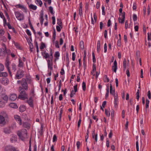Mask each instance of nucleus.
I'll list each match as a JSON object with an SVG mask.
<instances>
[{
    "mask_svg": "<svg viewBox=\"0 0 151 151\" xmlns=\"http://www.w3.org/2000/svg\"><path fill=\"white\" fill-rule=\"evenodd\" d=\"M23 127L24 128H29L30 126V124L27 122H24L22 124Z\"/></svg>",
    "mask_w": 151,
    "mask_h": 151,
    "instance_id": "23",
    "label": "nucleus"
},
{
    "mask_svg": "<svg viewBox=\"0 0 151 151\" xmlns=\"http://www.w3.org/2000/svg\"><path fill=\"white\" fill-rule=\"evenodd\" d=\"M17 134L20 139L22 140H23L27 137V130L26 129H24L22 132L19 131H18Z\"/></svg>",
    "mask_w": 151,
    "mask_h": 151,
    "instance_id": "2",
    "label": "nucleus"
},
{
    "mask_svg": "<svg viewBox=\"0 0 151 151\" xmlns=\"http://www.w3.org/2000/svg\"><path fill=\"white\" fill-rule=\"evenodd\" d=\"M82 87L83 90L85 91L86 90V84L85 82H83L82 84Z\"/></svg>",
    "mask_w": 151,
    "mask_h": 151,
    "instance_id": "46",
    "label": "nucleus"
},
{
    "mask_svg": "<svg viewBox=\"0 0 151 151\" xmlns=\"http://www.w3.org/2000/svg\"><path fill=\"white\" fill-rule=\"evenodd\" d=\"M63 111V109L62 108L60 109V114L59 116V120L60 121H61V118L62 117V114Z\"/></svg>",
    "mask_w": 151,
    "mask_h": 151,
    "instance_id": "34",
    "label": "nucleus"
},
{
    "mask_svg": "<svg viewBox=\"0 0 151 151\" xmlns=\"http://www.w3.org/2000/svg\"><path fill=\"white\" fill-rule=\"evenodd\" d=\"M50 55L49 59L50 60H52L53 59V55H52V50H50Z\"/></svg>",
    "mask_w": 151,
    "mask_h": 151,
    "instance_id": "45",
    "label": "nucleus"
},
{
    "mask_svg": "<svg viewBox=\"0 0 151 151\" xmlns=\"http://www.w3.org/2000/svg\"><path fill=\"white\" fill-rule=\"evenodd\" d=\"M35 90L34 87L33 86V87L32 88L30 93V95L31 96L30 97H32V98L34 97L35 96Z\"/></svg>",
    "mask_w": 151,
    "mask_h": 151,
    "instance_id": "25",
    "label": "nucleus"
},
{
    "mask_svg": "<svg viewBox=\"0 0 151 151\" xmlns=\"http://www.w3.org/2000/svg\"><path fill=\"white\" fill-rule=\"evenodd\" d=\"M104 82H109V79L108 78L107 75H104Z\"/></svg>",
    "mask_w": 151,
    "mask_h": 151,
    "instance_id": "41",
    "label": "nucleus"
},
{
    "mask_svg": "<svg viewBox=\"0 0 151 151\" xmlns=\"http://www.w3.org/2000/svg\"><path fill=\"white\" fill-rule=\"evenodd\" d=\"M14 147L10 145L6 146L5 148V151H13Z\"/></svg>",
    "mask_w": 151,
    "mask_h": 151,
    "instance_id": "20",
    "label": "nucleus"
},
{
    "mask_svg": "<svg viewBox=\"0 0 151 151\" xmlns=\"http://www.w3.org/2000/svg\"><path fill=\"white\" fill-rule=\"evenodd\" d=\"M102 10V15H104L105 14V12L104 11L105 7L104 5H102L101 7Z\"/></svg>",
    "mask_w": 151,
    "mask_h": 151,
    "instance_id": "55",
    "label": "nucleus"
},
{
    "mask_svg": "<svg viewBox=\"0 0 151 151\" xmlns=\"http://www.w3.org/2000/svg\"><path fill=\"white\" fill-rule=\"evenodd\" d=\"M5 123L4 118L0 115V124H4Z\"/></svg>",
    "mask_w": 151,
    "mask_h": 151,
    "instance_id": "29",
    "label": "nucleus"
},
{
    "mask_svg": "<svg viewBox=\"0 0 151 151\" xmlns=\"http://www.w3.org/2000/svg\"><path fill=\"white\" fill-rule=\"evenodd\" d=\"M45 47V44L43 42H42L41 43V45L40 47V49L41 50H42Z\"/></svg>",
    "mask_w": 151,
    "mask_h": 151,
    "instance_id": "49",
    "label": "nucleus"
},
{
    "mask_svg": "<svg viewBox=\"0 0 151 151\" xmlns=\"http://www.w3.org/2000/svg\"><path fill=\"white\" fill-rule=\"evenodd\" d=\"M14 118L16 121L19 123V125H21L22 124V120L19 116L16 115L14 116Z\"/></svg>",
    "mask_w": 151,
    "mask_h": 151,
    "instance_id": "10",
    "label": "nucleus"
},
{
    "mask_svg": "<svg viewBox=\"0 0 151 151\" xmlns=\"http://www.w3.org/2000/svg\"><path fill=\"white\" fill-rule=\"evenodd\" d=\"M4 33V30L2 29H0V36H2L3 35Z\"/></svg>",
    "mask_w": 151,
    "mask_h": 151,
    "instance_id": "62",
    "label": "nucleus"
},
{
    "mask_svg": "<svg viewBox=\"0 0 151 151\" xmlns=\"http://www.w3.org/2000/svg\"><path fill=\"white\" fill-rule=\"evenodd\" d=\"M12 70L14 72L15 71L16 69V66L15 64L12 63L11 65Z\"/></svg>",
    "mask_w": 151,
    "mask_h": 151,
    "instance_id": "37",
    "label": "nucleus"
},
{
    "mask_svg": "<svg viewBox=\"0 0 151 151\" xmlns=\"http://www.w3.org/2000/svg\"><path fill=\"white\" fill-rule=\"evenodd\" d=\"M4 132L6 134H9L11 132V131L9 128L4 129Z\"/></svg>",
    "mask_w": 151,
    "mask_h": 151,
    "instance_id": "32",
    "label": "nucleus"
},
{
    "mask_svg": "<svg viewBox=\"0 0 151 151\" xmlns=\"http://www.w3.org/2000/svg\"><path fill=\"white\" fill-rule=\"evenodd\" d=\"M35 2L37 3V4H38L40 6L42 4V3L41 0H36Z\"/></svg>",
    "mask_w": 151,
    "mask_h": 151,
    "instance_id": "44",
    "label": "nucleus"
},
{
    "mask_svg": "<svg viewBox=\"0 0 151 151\" xmlns=\"http://www.w3.org/2000/svg\"><path fill=\"white\" fill-rule=\"evenodd\" d=\"M92 60H93V61L94 63H95L96 62V60L95 57V54L93 52L92 53Z\"/></svg>",
    "mask_w": 151,
    "mask_h": 151,
    "instance_id": "48",
    "label": "nucleus"
},
{
    "mask_svg": "<svg viewBox=\"0 0 151 151\" xmlns=\"http://www.w3.org/2000/svg\"><path fill=\"white\" fill-rule=\"evenodd\" d=\"M57 24L60 26L62 28V27H61L62 25V23L61 22V19H59V18L57 19Z\"/></svg>",
    "mask_w": 151,
    "mask_h": 151,
    "instance_id": "39",
    "label": "nucleus"
},
{
    "mask_svg": "<svg viewBox=\"0 0 151 151\" xmlns=\"http://www.w3.org/2000/svg\"><path fill=\"white\" fill-rule=\"evenodd\" d=\"M5 53L6 54H7V55H9L10 54V53H11V51L9 49H7L6 48V49H5Z\"/></svg>",
    "mask_w": 151,
    "mask_h": 151,
    "instance_id": "57",
    "label": "nucleus"
},
{
    "mask_svg": "<svg viewBox=\"0 0 151 151\" xmlns=\"http://www.w3.org/2000/svg\"><path fill=\"white\" fill-rule=\"evenodd\" d=\"M5 102L1 99H0V108H2L4 107L5 106Z\"/></svg>",
    "mask_w": 151,
    "mask_h": 151,
    "instance_id": "28",
    "label": "nucleus"
},
{
    "mask_svg": "<svg viewBox=\"0 0 151 151\" xmlns=\"http://www.w3.org/2000/svg\"><path fill=\"white\" fill-rule=\"evenodd\" d=\"M29 7L30 9H32L33 10H36L37 8V6L33 5L32 4H31L29 5Z\"/></svg>",
    "mask_w": 151,
    "mask_h": 151,
    "instance_id": "30",
    "label": "nucleus"
},
{
    "mask_svg": "<svg viewBox=\"0 0 151 151\" xmlns=\"http://www.w3.org/2000/svg\"><path fill=\"white\" fill-rule=\"evenodd\" d=\"M27 94L26 93L25 91L23 90L20 92L18 98L22 100H24L27 99Z\"/></svg>",
    "mask_w": 151,
    "mask_h": 151,
    "instance_id": "5",
    "label": "nucleus"
},
{
    "mask_svg": "<svg viewBox=\"0 0 151 151\" xmlns=\"http://www.w3.org/2000/svg\"><path fill=\"white\" fill-rule=\"evenodd\" d=\"M47 67L48 68V71H49V70H50L52 71L53 70V63L52 60H50V59L47 60Z\"/></svg>",
    "mask_w": 151,
    "mask_h": 151,
    "instance_id": "7",
    "label": "nucleus"
},
{
    "mask_svg": "<svg viewBox=\"0 0 151 151\" xmlns=\"http://www.w3.org/2000/svg\"><path fill=\"white\" fill-rule=\"evenodd\" d=\"M75 93L76 92H74V91H73V90H72L70 93V97L72 98L73 96L75 94Z\"/></svg>",
    "mask_w": 151,
    "mask_h": 151,
    "instance_id": "59",
    "label": "nucleus"
},
{
    "mask_svg": "<svg viewBox=\"0 0 151 151\" xmlns=\"http://www.w3.org/2000/svg\"><path fill=\"white\" fill-rule=\"evenodd\" d=\"M19 63L18 65V66L19 67L22 68L24 66V63L23 62L22 60L20 58L19 59Z\"/></svg>",
    "mask_w": 151,
    "mask_h": 151,
    "instance_id": "27",
    "label": "nucleus"
},
{
    "mask_svg": "<svg viewBox=\"0 0 151 151\" xmlns=\"http://www.w3.org/2000/svg\"><path fill=\"white\" fill-rule=\"evenodd\" d=\"M25 72L22 69H19L17 70L15 77V79H19L22 78L24 75Z\"/></svg>",
    "mask_w": 151,
    "mask_h": 151,
    "instance_id": "1",
    "label": "nucleus"
},
{
    "mask_svg": "<svg viewBox=\"0 0 151 151\" xmlns=\"http://www.w3.org/2000/svg\"><path fill=\"white\" fill-rule=\"evenodd\" d=\"M56 59H58L59 57L60 56V53L59 52L57 51L55 52L54 55Z\"/></svg>",
    "mask_w": 151,
    "mask_h": 151,
    "instance_id": "38",
    "label": "nucleus"
},
{
    "mask_svg": "<svg viewBox=\"0 0 151 151\" xmlns=\"http://www.w3.org/2000/svg\"><path fill=\"white\" fill-rule=\"evenodd\" d=\"M97 50L98 52H99L100 50V41L98 40L97 43Z\"/></svg>",
    "mask_w": 151,
    "mask_h": 151,
    "instance_id": "31",
    "label": "nucleus"
},
{
    "mask_svg": "<svg viewBox=\"0 0 151 151\" xmlns=\"http://www.w3.org/2000/svg\"><path fill=\"white\" fill-rule=\"evenodd\" d=\"M117 69V63L116 60L114 62V64L112 66V70L114 72L116 73Z\"/></svg>",
    "mask_w": 151,
    "mask_h": 151,
    "instance_id": "17",
    "label": "nucleus"
},
{
    "mask_svg": "<svg viewBox=\"0 0 151 151\" xmlns=\"http://www.w3.org/2000/svg\"><path fill=\"white\" fill-rule=\"evenodd\" d=\"M1 83L4 85H7L9 83V79L7 78H3L2 79Z\"/></svg>",
    "mask_w": 151,
    "mask_h": 151,
    "instance_id": "14",
    "label": "nucleus"
},
{
    "mask_svg": "<svg viewBox=\"0 0 151 151\" xmlns=\"http://www.w3.org/2000/svg\"><path fill=\"white\" fill-rule=\"evenodd\" d=\"M136 55L137 57V60H138L140 58V52L139 51H137L136 52Z\"/></svg>",
    "mask_w": 151,
    "mask_h": 151,
    "instance_id": "36",
    "label": "nucleus"
},
{
    "mask_svg": "<svg viewBox=\"0 0 151 151\" xmlns=\"http://www.w3.org/2000/svg\"><path fill=\"white\" fill-rule=\"evenodd\" d=\"M42 55L43 56V58L45 59H47V58H49L50 55L46 51L41 52Z\"/></svg>",
    "mask_w": 151,
    "mask_h": 151,
    "instance_id": "18",
    "label": "nucleus"
},
{
    "mask_svg": "<svg viewBox=\"0 0 151 151\" xmlns=\"http://www.w3.org/2000/svg\"><path fill=\"white\" fill-rule=\"evenodd\" d=\"M150 12V7L149 5H148L147 6V13L148 15H149Z\"/></svg>",
    "mask_w": 151,
    "mask_h": 151,
    "instance_id": "60",
    "label": "nucleus"
},
{
    "mask_svg": "<svg viewBox=\"0 0 151 151\" xmlns=\"http://www.w3.org/2000/svg\"><path fill=\"white\" fill-rule=\"evenodd\" d=\"M150 101L148 99H147L146 100V113L145 114V116H147V109L149 107V104Z\"/></svg>",
    "mask_w": 151,
    "mask_h": 151,
    "instance_id": "24",
    "label": "nucleus"
},
{
    "mask_svg": "<svg viewBox=\"0 0 151 151\" xmlns=\"http://www.w3.org/2000/svg\"><path fill=\"white\" fill-rule=\"evenodd\" d=\"M79 46L81 49L82 50L84 49V42L83 41H81L80 42Z\"/></svg>",
    "mask_w": 151,
    "mask_h": 151,
    "instance_id": "42",
    "label": "nucleus"
},
{
    "mask_svg": "<svg viewBox=\"0 0 151 151\" xmlns=\"http://www.w3.org/2000/svg\"><path fill=\"white\" fill-rule=\"evenodd\" d=\"M119 12L120 13L119 16H121V18H122V20L121 22L122 23H123L124 22L125 18V13L124 12H122V8H121L119 9Z\"/></svg>",
    "mask_w": 151,
    "mask_h": 151,
    "instance_id": "9",
    "label": "nucleus"
},
{
    "mask_svg": "<svg viewBox=\"0 0 151 151\" xmlns=\"http://www.w3.org/2000/svg\"><path fill=\"white\" fill-rule=\"evenodd\" d=\"M49 10L50 12L53 15L54 14V13L53 12V9L52 6H50L49 7Z\"/></svg>",
    "mask_w": 151,
    "mask_h": 151,
    "instance_id": "50",
    "label": "nucleus"
},
{
    "mask_svg": "<svg viewBox=\"0 0 151 151\" xmlns=\"http://www.w3.org/2000/svg\"><path fill=\"white\" fill-rule=\"evenodd\" d=\"M72 59L74 61L75 60L76 58V55L75 52H73L72 54Z\"/></svg>",
    "mask_w": 151,
    "mask_h": 151,
    "instance_id": "64",
    "label": "nucleus"
},
{
    "mask_svg": "<svg viewBox=\"0 0 151 151\" xmlns=\"http://www.w3.org/2000/svg\"><path fill=\"white\" fill-rule=\"evenodd\" d=\"M110 92L111 94L113 95L114 97L116 96V95L115 93V90L113 89L111 84H110Z\"/></svg>",
    "mask_w": 151,
    "mask_h": 151,
    "instance_id": "16",
    "label": "nucleus"
},
{
    "mask_svg": "<svg viewBox=\"0 0 151 151\" xmlns=\"http://www.w3.org/2000/svg\"><path fill=\"white\" fill-rule=\"evenodd\" d=\"M54 43H55V47L57 48H59L60 47L58 44V42L56 41Z\"/></svg>",
    "mask_w": 151,
    "mask_h": 151,
    "instance_id": "56",
    "label": "nucleus"
},
{
    "mask_svg": "<svg viewBox=\"0 0 151 151\" xmlns=\"http://www.w3.org/2000/svg\"><path fill=\"white\" fill-rule=\"evenodd\" d=\"M57 137L56 134H54L53 135L52 139V142H54L57 141Z\"/></svg>",
    "mask_w": 151,
    "mask_h": 151,
    "instance_id": "51",
    "label": "nucleus"
},
{
    "mask_svg": "<svg viewBox=\"0 0 151 151\" xmlns=\"http://www.w3.org/2000/svg\"><path fill=\"white\" fill-rule=\"evenodd\" d=\"M3 100H4L6 102L8 100V97L7 96H5L3 97L2 99Z\"/></svg>",
    "mask_w": 151,
    "mask_h": 151,
    "instance_id": "54",
    "label": "nucleus"
},
{
    "mask_svg": "<svg viewBox=\"0 0 151 151\" xmlns=\"http://www.w3.org/2000/svg\"><path fill=\"white\" fill-rule=\"evenodd\" d=\"M44 13L43 11L42 10L41 11L39 19L40 21V23L41 25H42L43 24V22L44 20L43 18Z\"/></svg>",
    "mask_w": 151,
    "mask_h": 151,
    "instance_id": "12",
    "label": "nucleus"
},
{
    "mask_svg": "<svg viewBox=\"0 0 151 151\" xmlns=\"http://www.w3.org/2000/svg\"><path fill=\"white\" fill-rule=\"evenodd\" d=\"M19 111L21 112L24 111L25 110V106L23 105L21 106L19 108Z\"/></svg>",
    "mask_w": 151,
    "mask_h": 151,
    "instance_id": "35",
    "label": "nucleus"
},
{
    "mask_svg": "<svg viewBox=\"0 0 151 151\" xmlns=\"http://www.w3.org/2000/svg\"><path fill=\"white\" fill-rule=\"evenodd\" d=\"M77 86L78 85L77 84H76L73 86V88L74 90H73V91H74L75 92H77L78 91Z\"/></svg>",
    "mask_w": 151,
    "mask_h": 151,
    "instance_id": "58",
    "label": "nucleus"
},
{
    "mask_svg": "<svg viewBox=\"0 0 151 151\" xmlns=\"http://www.w3.org/2000/svg\"><path fill=\"white\" fill-rule=\"evenodd\" d=\"M124 70H125L127 66V60L126 59H124L123 62Z\"/></svg>",
    "mask_w": 151,
    "mask_h": 151,
    "instance_id": "40",
    "label": "nucleus"
},
{
    "mask_svg": "<svg viewBox=\"0 0 151 151\" xmlns=\"http://www.w3.org/2000/svg\"><path fill=\"white\" fill-rule=\"evenodd\" d=\"M4 69V65L1 64L0 63V77H6L7 76V73L6 72H1Z\"/></svg>",
    "mask_w": 151,
    "mask_h": 151,
    "instance_id": "6",
    "label": "nucleus"
},
{
    "mask_svg": "<svg viewBox=\"0 0 151 151\" xmlns=\"http://www.w3.org/2000/svg\"><path fill=\"white\" fill-rule=\"evenodd\" d=\"M96 70V65L93 63V72H91V73L92 75H93V76L94 75V74H93V73L94 71H95Z\"/></svg>",
    "mask_w": 151,
    "mask_h": 151,
    "instance_id": "43",
    "label": "nucleus"
},
{
    "mask_svg": "<svg viewBox=\"0 0 151 151\" xmlns=\"http://www.w3.org/2000/svg\"><path fill=\"white\" fill-rule=\"evenodd\" d=\"M17 8H19L22 10L24 12H27V9L26 7L24 5L20 4H18L15 6Z\"/></svg>",
    "mask_w": 151,
    "mask_h": 151,
    "instance_id": "11",
    "label": "nucleus"
},
{
    "mask_svg": "<svg viewBox=\"0 0 151 151\" xmlns=\"http://www.w3.org/2000/svg\"><path fill=\"white\" fill-rule=\"evenodd\" d=\"M22 82L21 85L22 87H20L19 88L20 90H22L23 89L26 91L27 90L28 86L26 79L24 78H22Z\"/></svg>",
    "mask_w": 151,
    "mask_h": 151,
    "instance_id": "3",
    "label": "nucleus"
},
{
    "mask_svg": "<svg viewBox=\"0 0 151 151\" xmlns=\"http://www.w3.org/2000/svg\"><path fill=\"white\" fill-rule=\"evenodd\" d=\"M92 136L93 138H94L96 142L97 141V134H95V130L93 131L92 133Z\"/></svg>",
    "mask_w": 151,
    "mask_h": 151,
    "instance_id": "26",
    "label": "nucleus"
},
{
    "mask_svg": "<svg viewBox=\"0 0 151 151\" xmlns=\"http://www.w3.org/2000/svg\"><path fill=\"white\" fill-rule=\"evenodd\" d=\"M6 48H0V56H4L6 55L5 49Z\"/></svg>",
    "mask_w": 151,
    "mask_h": 151,
    "instance_id": "19",
    "label": "nucleus"
},
{
    "mask_svg": "<svg viewBox=\"0 0 151 151\" xmlns=\"http://www.w3.org/2000/svg\"><path fill=\"white\" fill-rule=\"evenodd\" d=\"M105 114L107 116H109L110 114V112L109 110L106 109H105Z\"/></svg>",
    "mask_w": 151,
    "mask_h": 151,
    "instance_id": "52",
    "label": "nucleus"
},
{
    "mask_svg": "<svg viewBox=\"0 0 151 151\" xmlns=\"http://www.w3.org/2000/svg\"><path fill=\"white\" fill-rule=\"evenodd\" d=\"M27 102L30 107H33V98H32V97H30L29 99L27 100Z\"/></svg>",
    "mask_w": 151,
    "mask_h": 151,
    "instance_id": "13",
    "label": "nucleus"
},
{
    "mask_svg": "<svg viewBox=\"0 0 151 151\" xmlns=\"http://www.w3.org/2000/svg\"><path fill=\"white\" fill-rule=\"evenodd\" d=\"M5 91V89L2 88L1 86L0 85V94H3Z\"/></svg>",
    "mask_w": 151,
    "mask_h": 151,
    "instance_id": "47",
    "label": "nucleus"
},
{
    "mask_svg": "<svg viewBox=\"0 0 151 151\" xmlns=\"http://www.w3.org/2000/svg\"><path fill=\"white\" fill-rule=\"evenodd\" d=\"M52 24L53 25H54L55 23V17L54 16L52 17Z\"/></svg>",
    "mask_w": 151,
    "mask_h": 151,
    "instance_id": "61",
    "label": "nucleus"
},
{
    "mask_svg": "<svg viewBox=\"0 0 151 151\" xmlns=\"http://www.w3.org/2000/svg\"><path fill=\"white\" fill-rule=\"evenodd\" d=\"M133 19L134 21L135 22L137 20V17L135 14H134L133 15Z\"/></svg>",
    "mask_w": 151,
    "mask_h": 151,
    "instance_id": "53",
    "label": "nucleus"
},
{
    "mask_svg": "<svg viewBox=\"0 0 151 151\" xmlns=\"http://www.w3.org/2000/svg\"><path fill=\"white\" fill-rule=\"evenodd\" d=\"M26 33L29 36H31V33L29 30L27 29L26 31Z\"/></svg>",
    "mask_w": 151,
    "mask_h": 151,
    "instance_id": "63",
    "label": "nucleus"
},
{
    "mask_svg": "<svg viewBox=\"0 0 151 151\" xmlns=\"http://www.w3.org/2000/svg\"><path fill=\"white\" fill-rule=\"evenodd\" d=\"M14 14L18 20L21 21L24 19V17L23 13H21L18 11H16L14 12Z\"/></svg>",
    "mask_w": 151,
    "mask_h": 151,
    "instance_id": "4",
    "label": "nucleus"
},
{
    "mask_svg": "<svg viewBox=\"0 0 151 151\" xmlns=\"http://www.w3.org/2000/svg\"><path fill=\"white\" fill-rule=\"evenodd\" d=\"M10 63L9 61V59H6V61L5 63V66L8 70L9 72V73L10 76L12 77V73L10 71V69L9 68V65H10Z\"/></svg>",
    "mask_w": 151,
    "mask_h": 151,
    "instance_id": "8",
    "label": "nucleus"
},
{
    "mask_svg": "<svg viewBox=\"0 0 151 151\" xmlns=\"http://www.w3.org/2000/svg\"><path fill=\"white\" fill-rule=\"evenodd\" d=\"M114 106L115 107H117L119 103L118 98L117 97V94L116 96L114 97Z\"/></svg>",
    "mask_w": 151,
    "mask_h": 151,
    "instance_id": "21",
    "label": "nucleus"
},
{
    "mask_svg": "<svg viewBox=\"0 0 151 151\" xmlns=\"http://www.w3.org/2000/svg\"><path fill=\"white\" fill-rule=\"evenodd\" d=\"M17 98V95L16 94L12 93L10 94L9 99L10 100L14 101Z\"/></svg>",
    "mask_w": 151,
    "mask_h": 151,
    "instance_id": "15",
    "label": "nucleus"
},
{
    "mask_svg": "<svg viewBox=\"0 0 151 151\" xmlns=\"http://www.w3.org/2000/svg\"><path fill=\"white\" fill-rule=\"evenodd\" d=\"M9 106L11 108H17V104L14 103H11L9 104Z\"/></svg>",
    "mask_w": 151,
    "mask_h": 151,
    "instance_id": "33",
    "label": "nucleus"
},
{
    "mask_svg": "<svg viewBox=\"0 0 151 151\" xmlns=\"http://www.w3.org/2000/svg\"><path fill=\"white\" fill-rule=\"evenodd\" d=\"M26 81H27V82L29 84H31V85H33V83L32 82V80L31 79V78H30V77L29 76H26Z\"/></svg>",
    "mask_w": 151,
    "mask_h": 151,
    "instance_id": "22",
    "label": "nucleus"
}]
</instances>
